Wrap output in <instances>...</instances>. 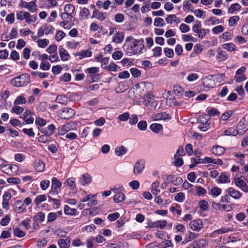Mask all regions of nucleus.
<instances>
[{
  "label": "nucleus",
  "instance_id": "nucleus-1",
  "mask_svg": "<svg viewBox=\"0 0 248 248\" xmlns=\"http://www.w3.org/2000/svg\"><path fill=\"white\" fill-rule=\"evenodd\" d=\"M143 42V39H137L132 36H129L126 38L123 48L126 53L130 55L140 54L144 48Z\"/></svg>",
  "mask_w": 248,
  "mask_h": 248
},
{
  "label": "nucleus",
  "instance_id": "nucleus-2",
  "mask_svg": "<svg viewBox=\"0 0 248 248\" xmlns=\"http://www.w3.org/2000/svg\"><path fill=\"white\" fill-rule=\"evenodd\" d=\"M30 81L29 75L24 74L12 78L11 80L10 84L14 87H20L27 85Z\"/></svg>",
  "mask_w": 248,
  "mask_h": 248
},
{
  "label": "nucleus",
  "instance_id": "nucleus-3",
  "mask_svg": "<svg viewBox=\"0 0 248 248\" xmlns=\"http://www.w3.org/2000/svg\"><path fill=\"white\" fill-rule=\"evenodd\" d=\"M16 17L17 20L20 21L25 20L27 23H34L37 18L36 15H31L29 12L24 11H17Z\"/></svg>",
  "mask_w": 248,
  "mask_h": 248
},
{
  "label": "nucleus",
  "instance_id": "nucleus-4",
  "mask_svg": "<svg viewBox=\"0 0 248 248\" xmlns=\"http://www.w3.org/2000/svg\"><path fill=\"white\" fill-rule=\"evenodd\" d=\"M52 184L49 194L51 195H57L61 192V187L62 183L56 177L52 178Z\"/></svg>",
  "mask_w": 248,
  "mask_h": 248
},
{
  "label": "nucleus",
  "instance_id": "nucleus-5",
  "mask_svg": "<svg viewBox=\"0 0 248 248\" xmlns=\"http://www.w3.org/2000/svg\"><path fill=\"white\" fill-rule=\"evenodd\" d=\"M192 31L196 33L199 38L202 39L207 34L206 30L202 28V24L200 21H197L192 27Z\"/></svg>",
  "mask_w": 248,
  "mask_h": 248
},
{
  "label": "nucleus",
  "instance_id": "nucleus-6",
  "mask_svg": "<svg viewBox=\"0 0 248 248\" xmlns=\"http://www.w3.org/2000/svg\"><path fill=\"white\" fill-rule=\"evenodd\" d=\"M246 68L245 66H242L235 72L234 80L237 83H239L247 79V77L245 75L246 71Z\"/></svg>",
  "mask_w": 248,
  "mask_h": 248
},
{
  "label": "nucleus",
  "instance_id": "nucleus-7",
  "mask_svg": "<svg viewBox=\"0 0 248 248\" xmlns=\"http://www.w3.org/2000/svg\"><path fill=\"white\" fill-rule=\"evenodd\" d=\"M75 114L74 110L71 108H65L61 110L59 112V116L63 119H69L73 117Z\"/></svg>",
  "mask_w": 248,
  "mask_h": 248
},
{
  "label": "nucleus",
  "instance_id": "nucleus-8",
  "mask_svg": "<svg viewBox=\"0 0 248 248\" xmlns=\"http://www.w3.org/2000/svg\"><path fill=\"white\" fill-rule=\"evenodd\" d=\"M54 31V28L52 26L45 24L38 29L37 35L39 37H42L44 34H52Z\"/></svg>",
  "mask_w": 248,
  "mask_h": 248
},
{
  "label": "nucleus",
  "instance_id": "nucleus-9",
  "mask_svg": "<svg viewBox=\"0 0 248 248\" xmlns=\"http://www.w3.org/2000/svg\"><path fill=\"white\" fill-rule=\"evenodd\" d=\"M145 168V163L141 160L137 161L133 167V173L135 175L140 174L143 171Z\"/></svg>",
  "mask_w": 248,
  "mask_h": 248
},
{
  "label": "nucleus",
  "instance_id": "nucleus-10",
  "mask_svg": "<svg viewBox=\"0 0 248 248\" xmlns=\"http://www.w3.org/2000/svg\"><path fill=\"white\" fill-rule=\"evenodd\" d=\"M189 226L191 229L196 232H199L203 228L202 222L200 219H196L191 221Z\"/></svg>",
  "mask_w": 248,
  "mask_h": 248
},
{
  "label": "nucleus",
  "instance_id": "nucleus-11",
  "mask_svg": "<svg viewBox=\"0 0 248 248\" xmlns=\"http://www.w3.org/2000/svg\"><path fill=\"white\" fill-rule=\"evenodd\" d=\"M13 210L17 214L24 213L26 212V207L20 200H17L14 203Z\"/></svg>",
  "mask_w": 248,
  "mask_h": 248
},
{
  "label": "nucleus",
  "instance_id": "nucleus-12",
  "mask_svg": "<svg viewBox=\"0 0 248 248\" xmlns=\"http://www.w3.org/2000/svg\"><path fill=\"white\" fill-rule=\"evenodd\" d=\"M234 184L244 192H248V186L243 180L239 178H235L234 180Z\"/></svg>",
  "mask_w": 248,
  "mask_h": 248
},
{
  "label": "nucleus",
  "instance_id": "nucleus-13",
  "mask_svg": "<svg viewBox=\"0 0 248 248\" xmlns=\"http://www.w3.org/2000/svg\"><path fill=\"white\" fill-rule=\"evenodd\" d=\"M3 171L9 175L16 173L18 170V167L15 165H4L3 166Z\"/></svg>",
  "mask_w": 248,
  "mask_h": 248
},
{
  "label": "nucleus",
  "instance_id": "nucleus-14",
  "mask_svg": "<svg viewBox=\"0 0 248 248\" xmlns=\"http://www.w3.org/2000/svg\"><path fill=\"white\" fill-rule=\"evenodd\" d=\"M107 14L105 12H101L96 9H95L93 13L92 18H95L100 21L106 19Z\"/></svg>",
  "mask_w": 248,
  "mask_h": 248
},
{
  "label": "nucleus",
  "instance_id": "nucleus-15",
  "mask_svg": "<svg viewBox=\"0 0 248 248\" xmlns=\"http://www.w3.org/2000/svg\"><path fill=\"white\" fill-rule=\"evenodd\" d=\"M226 192L231 197L234 199H239L242 196L241 193L237 190L234 189L232 187H229L226 190Z\"/></svg>",
  "mask_w": 248,
  "mask_h": 248
},
{
  "label": "nucleus",
  "instance_id": "nucleus-16",
  "mask_svg": "<svg viewBox=\"0 0 248 248\" xmlns=\"http://www.w3.org/2000/svg\"><path fill=\"white\" fill-rule=\"evenodd\" d=\"M153 121L165 120L170 119V116L166 112L158 113L152 116Z\"/></svg>",
  "mask_w": 248,
  "mask_h": 248
},
{
  "label": "nucleus",
  "instance_id": "nucleus-17",
  "mask_svg": "<svg viewBox=\"0 0 248 248\" xmlns=\"http://www.w3.org/2000/svg\"><path fill=\"white\" fill-rule=\"evenodd\" d=\"M166 22L168 24H171L175 23L176 25L181 22V19L177 17L175 15H170L165 19Z\"/></svg>",
  "mask_w": 248,
  "mask_h": 248
},
{
  "label": "nucleus",
  "instance_id": "nucleus-18",
  "mask_svg": "<svg viewBox=\"0 0 248 248\" xmlns=\"http://www.w3.org/2000/svg\"><path fill=\"white\" fill-rule=\"evenodd\" d=\"M225 151L226 149L224 147L219 145L214 146L212 150L213 154L217 156H220L222 155Z\"/></svg>",
  "mask_w": 248,
  "mask_h": 248
},
{
  "label": "nucleus",
  "instance_id": "nucleus-19",
  "mask_svg": "<svg viewBox=\"0 0 248 248\" xmlns=\"http://www.w3.org/2000/svg\"><path fill=\"white\" fill-rule=\"evenodd\" d=\"M72 129V124L70 123H67L59 127V133L61 135H63Z\"/></svg>",
  "mask_w": 248,
  "mask_h": 248
},
{
  "label": "nucleus",
  "instance_id": "nucleus-20",
  "mask_svg": "<svg viewBox=\"0 0 248 248\" xmlns=\"http://www.w3.org/2000/svg\"><path fill=\"white\" fill-rule=\"evenodd\" d=\"M159 185L160 183L158 181L153 182L151 185L150 189L154 196H157L160 192V190L159 189Z\"/></svg>",
  "mask_w": 248,
  "mask_h": 248
},
{
  "label": "nucleus",
  "instance_id": "nucleus-21",
  "mask_svg": "<svg viewBox=\"0 0 248 248\" xmlns=\"http://www.w3.org/2000/svg\"><path fill=\"white\" fill-rule=\"evenodd\" d=\"M92 178L88 174L85 173L82 175L80 178V183L81 185L85 186L91 183Z\"/></svg>",
  "mask_w": 248,
  "mask_h": 248
},
{
  "label": "nucleus",
  "instance_id": "nucleus-22",
  "mask_svg": "<svg viewBox=\"0 0 248 248\" xmlns=\"http://www.w3.org/2000/svg\"><path fill=\"white\" fill-rule=\"evenodd\" d=\"M124 32L118 31L116 33L115 36L113 37L112 41L116 43L121 44L124 41Z\"/></svg>",
  "mask_w": 248,
  "mask_h": 248
},
{
  "label": "nucleus",
  "instance_id": "nucleus-23",
  "mask_svg": "<svg viewBox=\"0 0 248 248\" xmlns=\"http://www.w3.org/2000/svg\"><path fill=\"white\" fill-rule=\"evenodd\" d=\"M203 85L205 88H212L215 86V81L211 78L205 77L203 79Z\"/></svg>",
  "mask_w": 248,
  "mask_h": 248
},
{
  "label": "nucleus",
  "instance_id": "nucleus-24",
  "mask_svg": "<svg viewBox=\"0 0 248 248\" xmlns=\"http://www.w3.org/2000/svg\"><path fill=\"white\" fill-rule=\"evenodd\" d=\"M92 52L90 50H82L77 53L76 56L79 57V59L81 60L85 58L91 57Z\"/></svg>",
  "mask_w": 248,
  "mask_h": 248
},
{
  "label": "nucleus",
  "instance_id": "nucleus-25",
  "mask_svg": "<svg viewBox=\"0 0 248 248\" xmlns=\"http://www.w3.org/2000/svg\"><path fill=\"white\" fill-rule=\"evenodd\" d=\"M63 211H64V213L66 215L75 216H76L77 215H78V212L76 209L71 208L69 207L67 205H65L64 206Z\"/></svg>",
  "mask_w": 248,
  "mask_h": 248
},
{
  "label": "nucleus",
  "instance_id": "nucleus-26",
  "mask_svg": "<svg viewBox=\"0 0 248 248\" xmlns=\"http://www.w3.org/2000/svg\"><path fill=\"white\" fill-rule=\"evenodd\" d=\"M58 244L61 248H68L70 245V239L69 238L59 239Z\"/></svg>",
  "mask_w": 248,
  "mask_h": 248
},
{
  "label": "nucleus",
  "instance_id": "nucleus-27",
  "mask_svg": "<svg viewBox=\"0 0 248 248\" xmlns=\"http://www.w3.org/2000/svg\"><path fill=\"white\" fill-rule=\"evenodd\" d=\"M59 52L61 59L62 61H66L69 59L70 55L65 49L60 47Z\"/></svg>",
  "mask_w": 248,
  "mask_h": 248
},
{
  "label": "nucleus",
  "instance_id": "nucleus-28",
  "mask_svg": "<svg viewBox=\"0 0 248 248\" xmlns=\"http://www.w3.org/2000/svg\"><path fill=\"white\" fill-rule=\"evenodd\" d=\"M89 15L90 11L85 7L82 8L79 14V18L81 20H85L88 18Z\"/></svg>",
  "mask_w": 248,
  "mask_h": 248
},
{
  "label": "nucleus",
  "instance_id": "nucleus-29",
  "mask_svg": "<svg viewBox=\"0 0 248 248\" xmlns=\"http://www.w3.org/2000/svg\"><path fill=\"white\" fill-rule=\"evenodd\" d=\"M45 167V164L41 160H36L34 164L35 170L38 172H42Z\"/></svg>",
  "mask_w": 248,
  "mask_h": 248
},
{
  "label": "nucleus",
  "instance_id": "nucleus-30",
  "mask_svg": "<svg viewBox=\"0 0 248 248\" xmlns=\"http://www.w3.org/2000/svg\"><path fill=\"white\" fill-rule=\"evenodd\" d=\"M150 129L155 133H159L163 130L162 124L157 123H154L150 126Z\"/></svg>",
  "mask_w": 248,
  "mask_h": 248
},
{
  "label": "nucleus",
  "instance_id": "nucleus-31",
  "mask_svg": "<svg viewBox=\"0 0 248 248\" xmlns=\"http://www.w3.org/2000/svg\"><path fill=\"white\" fill-rule=\"evenodd\" d=\"M64 184L72 190H74L76 188L75 179L73 177L67 179L65 182Z\"/></svg>",
  "mask_w": 248,
  "mask_h": 248
},
{
  "label": "nucleus",
  "instance_id": "nucleus-32",
  "mask_svg": "<svg viewBox=\"0 0 248 248\" xmlns=\"http://www.w3.org/2000/svg\"><path fill=\"white\" fill-rule=\"evenodd\" d=\"M125 199L124 194L122 192L116 193L114 197L113 201L115 203H120L124 201Z\"/></svg>",
  "mask_w": 248,
  "mask_h": 248
},
{
  "label": "nucleus",
  "instance_id": "nucleus-33",
  "mask_svg": "<svg viewBox=\"0 0 248 248\" xmlns=\"http://www.w3.org/2000/svg\"><path fill=\"white\" fill-rule=\"evenodd\" d=\"M31 13L35 12L37 9V5H36L35 1H31L28 2L27 7L26 8Z\"/></svg>",
  "mask_w": 248,
  "mask_h": 248
},
{
  "label": "nucleus",
  "instance_id": "nucleus-34",
  "mask_svg": "<svg viewBox=\"0 0 248 248\" xmlns=\"http://www.w3.org/2000/svg\"><path fill=\"white\" fill-rule=\"evenodd\" d=\"M221 189L217 186L212 188L209 191V194L214 197L218 196L221 193Z\"/></svg>",
  "mask_w": 248,
  "mask_h": 248
},
{
  "label": "nucleus",
  "instance_id": "nucleus-35",
  "mask_svg": "<svg viewBox=\"0 0 248 248\" xmlns=\"http://www.w3.org/2000/svg\"><path fill=\"white\" fill-rule=\"evenodd\" d=\"M198 236L199 234L197 233L189 232L185 237V241H186V243H187L192 240L196 239Z\"/></svg>",
  "mask_w": 248,
  "mask_h": 248
},
{
  "label": "nucleus",
  "instance_id": "nucleus-36",
  "mask_svg": "<svg viewBox=\"0 0 248 248\" xmlns=\"http://www.w3.org/2000/svg\"><path fill=\"white\" fill-rule=\"evenodd\" d=\"M217 180L218 183L221 184L229 183L230 182V178L225 173H221Z\"/></svg>",
  "mask_w": 248,
  "mask_h": 248
},
{
  "label": "nucleus",
  "instance_id": "nucleus-37",
  "mask_svg": "<svg viewBox=\"0 0 248 248\" xmlns=\"http://www.w3.org/2000/svg\"><path fill=\"white\" fill-rule=\"evenodd\" d=\"M64 12L68 13L69 15H71L75 12V7L74 5L72 4H66L64 8Z\"/></svg>",
  "mask_w": 248,
  "mask_h": 248
},
{
  "label": "nucleus",
  "instance_id": "nucleus-38",
  "mask_svg": "<svg viewBox=\"0 0 248 248\" xmlns=\"http://www.w3.org/2000/svg\"><path fill=\"white\" fill-rule=\"evenodd\" d=\"M127 152V149L124 146L117 147L115 150V155L117 156H121L125 154Z\"/></svg>",
  "mask_w": 248,
  "mask_h": 248
},
{
  "label": "nucleus",
  "instance_id": "nucleus-39",
  "mask_svg": "<svg viewBox=\"0 0 248 248\" xmlns=\"http://www.w3.org/2000/svg\"><path fill=\"white\" fill-rule=\"evenodd\" d=\"M167 224V221L165 220H159L153 223L150 226V227H154L155 225V227L162 229Z\"/></svg>",
  "mask_w": 248,
  "mask_h": 248
},
{
  "label": "nucleus",
  "instance_id": "nucleus-40",
  "mask_svg": "<svg viewBox=\"0 0 248 248\" xmlns=\"http://www.w3.org/2000/svg\"><path fill=\"white\" fill-rule=\"evenodd\" d=\"M46 200V197L45 195H40L36 197L34 202L36 205H39L41 202Z\"/></svg>",
  "mask_w": 248,
  "mask_h": 248
},
{
  "label": "nucleus",
  "instance_id": "nucleus-41",
  "mask_svg": "<svg viewBox=\"0 0 248 248\" xmlns=\"http://www.w3.org/2000/svg\"><path fill=\"white\" fill-rule=\"evenodd\" d=\"M217 59L220 61H224L227 59V54L222 50L217 51Z\"/></svg>",
  "mask_w": 248,
  "mask_h": 248
},
{
  "label": "nucleus",
  "instance_id": "nucleus-42",
  "mask_svg": "<svg viewBox=\"0 0 248 248\" xmlns=\"http://www.w3.org/2000/svg\"><path fill=\"white\" fill-rule=\"evenodd\" d=\"M55 129V126L54 124H51L49 125L47 127V130H43L42 132L45 134L50 136L52 135Z\"/></svg>",
  "mask_w": 248,
  "mask_h": 248
},
{
  "label": "nucleus",
  "instance_id": "nucleus-43",
  "mask_svg": "<svg viewBox=\"0 0 248 248\" xmlns=\"http://www.w3.org/2000/svg\"><path fill=\"white\" fill-rule=\"evenodd\" d=\"M209 116L206 114L200 116L198 118V121L201 124H206L209 120Z\"/></svg>",
  "mask_w": 248,
  "mask_h": 248
},
{
  "label": "nucleus",
  "instance_id": "nucleus-44",
  "mask_svg": "<svg viewBox=\"0 0 248 248\" xmlns=\"http://www.w3.org/2000/svg\"><path fill=\"white\" fill-rule=\"evenodd\" d=\"M26 102V99L24 94H21L17 97L14 101V105H19L25 104Z\"/></svg>",
  "mask_w": 248,
  "mask_h": 248
},
{
  "label": "nucleus",
  "instance_id": "nucleus-45",
  "mask_svg": "<svg viewBox=\"0 0 248 248\" xmlns=\"http://www.w3.org/2000/svg\"><path fill=\"white\" fill-rule=\"evenodd\" d=\"M192 163L189 165L190 168H193L195 167L198 164L202 163V158H200L199 156H196L192 158Z\"/></svg>",
  "mask_w": 248,
  "mask_h": 248
},
{
  "label": "nucleus",
  "instance_id": "nucleus-46",
  "mask_svg": "<svg viewBox=\"0 0 248 248\" xmlns=\"http://www.w3.org/2000/svg\"><path fill=\"white\" fill-rule=\"evenodd\" d=\"M241 8V5L237 3L232 4L230 7L228 8V13H233L236 11L240 10Z\"/></svg>",
  "mask_w": 248,
  "mask_h": 248
},
{
  "label": "nucleus",
  "instance_id": "nucleus-47",
  "mask_svg": "<svg viewBox=\"0 0 248 248\" xmlns=\"http://www.w3.org/2000/svg\"><path fill=\"white\" fill-rule=\"evenodd\" d=\"M37 43L39 47L45 48L48 45L49 40L47 39H39Z\"/></svg>",
  "mask_w": 248,
  "mask_h": 248
},
{
  "label": "nucleus",
  "instance_id": "nucleus-48",
  "mask_svg": "<svg viewBox=\"0 0 248 248\" xmlns=\"http://www.w3.org/2000/svg\"><path fill=\"white\" fill-rule=\"evenodd\" d=\"M85 71L86 73L92 76L93 75L96 74L99 71V68L97 67H92L87 68Z\"/></svg>",
  "mask_w": 248,
  "mask_h": 248
},
{
  "label": "nucleus",
  "instance_id": "nucleus-49",
  "mask_svg": "<svg viewBox=\"0 0 248 248\" xmlns=\"http://www.w3.org/2000/svg\"><path fill=\"white\" fill-rule=\"evenodd\" d=\"M165 22L163 18L161 17H156L155 18L154 25L155 27H163L165 25Z\"/></svg>",
  "mask_w": 248,
  "mask_h": 248
},
{
  "label": "nucleus",
  "instance_id": "nucleus-50",
  "mask_svg": "<svg viewBox=\"0 0 248 248\" xmlns=\"http://www.w3.org/2000/svg\"><path fill=\"white\" fill-rule=\"evenodd\" d=\"M222 47L229 51H234L235 48V45L232 43L224 44L222 45Z\"/></svg>",
  "mask_w": 248,
  "mask_h": 248
},
{
  "label": "nucleus",
  "instance_id": "nucleus-51",
  "mask_svg": "<svg viewBox=\"0 0 248 248\" xmlns=\"http://www.w3.org/2000/svg\"><path fill=\"white\" fill-rule=\"evenodd\" d=\"M240 18L238 16H234L231 17L229 19V24L231 26H234L237 24Z\"/></svg>",
  "mask_w": 248,
  "mask_h": 248
},
{
  "label": "nucleus",
  "instance_id": "nucleus-52",
  "mask_svg": "<svg viewBox=\"0 0 248 248\" xmlns=\"http://www.w3.org/2000/svg\"><path fill=\"white\" fill-rule=\"evenodd\" d=\"M207 115L210 116H215L219 114V111L215 108H208L206 109Z\"/></svg>",
  "mask_w": 248,
  "mask_h": 248
},
{
  "label": "nucleus",
  "instance_id": "nucleus-53",
  "mask_svg": "<svg viewBox=\"0 0 248 248\" xmlns=\"http://www.w3.org/2000/svg\"><path fill=\"white\" fill-rule=\"evenodd\" d=\"M50 66V63L46 61H42L40 65V69L44 71L49 70Z\"/></svg>",
  "mask_w": 248,
  "mask_h": 248
},
{
  "label": "nucleus",
  "instance_id": "nucleus-54",
  "mask_svg": "<svg viewBox=\"0 0 248 248\" xmlns=\"http://www.w3.org/2000/svg\"><path fill=\"white\" fill-rule=\"evenodd\" d=\"M119 67L114 62H110L109 64L105 67V69L113 72H116L118 71Z\"/></svg>",
  "mask_w": 248,
  "mask_h": 248
},
{
  "label": "nucleus",
  "instance_id": "nucleus-55",
  "mask_svg": "<svg viewBox=\"0 0 248 248\" xmlns=\"http://www.w3.org/2000/svg\"><path fill=\"white\" fill-rule=\"evenodd\" d=\"M79 42L73 41H68L66 42V46L69 49H75L79 45Z\"/></svg>",
  "mask_w": 248,
  "mask_h": 248
},
{
  "label": "nucleus",
  "instance_id": "nucleus-56",
  "mask_svg": "<svg viewBox=\"0 0 248 248\" xmlns=\"http://www.w3.org/2000/svg\"><path fill=\"white\" fill-rule=\"evenodd\" d=\"M199 78V76L197 74L191 73L188 75L186 79L189 82H193L197 80Z\"/></svg>",
  "mask_w": 248,
  "mask_h": 248
},
{
  "label": "nucleus",
  "instance_id": "nucleus-57",
  "mask_svg": "<svg viewBox=\"0 0 248 248\" xmlns=\"http://www.w3.org/2000/svg\"><path fill=\"white\" fill-rule=\"evenodd\" d=\"M206 22L209 25H215L219 24L220 21L216 17H211L206 20Z\"/></svg>",
  "mask_w": 248,
  "mask_h": 248
},
{
  "label": "nucleus",
  "instance_id": "nucleus-58",
  "mask_svg": "<svg viewBox=\"0 0 248 248\" xmlns=\"http://www.w3.org/2000/svg\"><path fill=\"white\" fill-rule=\"evenodd\" d=\"M45 215L43 212H38L34 217L36 221L42 222L44 220Z\"/></svg>",
  "mask_w": 248,
  "mask_h": 248
},
{
  "label": "nucleus",
  "instance_id": "nucleus-59",
  "mask_svg": "<svg viewBox=\"0 0 248 248\" xmlns=\"http://www.w3.org/2000/svg\"><path fill=\"white\" fill-rule=\"evenodd\" d=\"M165 55L168 58H172L174 56V52L172 49L168 47H165L164 49Z\"/></svg>",
  "mask_w": 248,
  "mask_h": 248
},
{
  "label": "nucleus",
  "instance_id": "nucleus-60",
  "mask_svg": "<svg viewBox=\"0 0 248 248\" xmlns=\"http://www.w3.org/2000/svg\"><path fill=\"white\" fill-rule=\"evenodd\" d=\"M193 13L196 16L200 18H204L205 16L204 12L201 9H196Z\"/></svg>",
  "mask_w": 248,
  "mask_h": 248
},
{
  "label": "nucleus",
  "instance_id": "nucleus-61",
  "mask_svg": "<svg viewBox=\"0 0 248 248\" xmlns=\"http://www.w3.org/2000/svg\"><path fill=\"white\" fill-rule=\"evenodd\" d=\"M197 247L201 248L204 247L207 245L206 240L204 239H200L195 241Z\"/></svg>",
  "mask_w": 248,
  "mask_h": 248
},
{
  "label": "nucleus",
  "instance_id": "nucleus-62",
  "mask_svg": "<svg viewBox=\"0 0 248 248\" xmlns=\"http://www.w3.org/2000/svg\"><path fill=\"white\" fill-rule=\"evenodd\" d=\"M50 185V182L48 180H44L40 182V187L43 190H46Z\"/></svg>",
  "mask_w": 248,
  "mask_h": 248
},
{
  "label": "nucleus",
  "instance_id": "nucleus-63",
  "mask_svg": "<svg viewBox=\"0 0 248 248\" xmlns=\"http://www.w3.org/2000/svg\"><path fill=\"white\" fill-rule=\"evenodd\" d=\"M206 193V190L201 186H198L196 187V194L199 196L204 195Z\"/></svg>",
  "mask_w": 248,
  "mask_h": 248
},
{
  "label": "nucleus",
  "instance_id": "nucleus-64",
  "mask_svg": "<svg viewBox=\"0 0 248 248\" xmlns=\"http://www.w3.org/2000/svg\"><path fill=\"white\" fill-rule=\"evenodd\" d=\"M12 112L17 114H19L23 112L24 111V108L21 107H19L17 106V105H15L12 107Z\"/></svg>",
  "mask_w": 248,
  "mask_h": 248
}]
</instances>
